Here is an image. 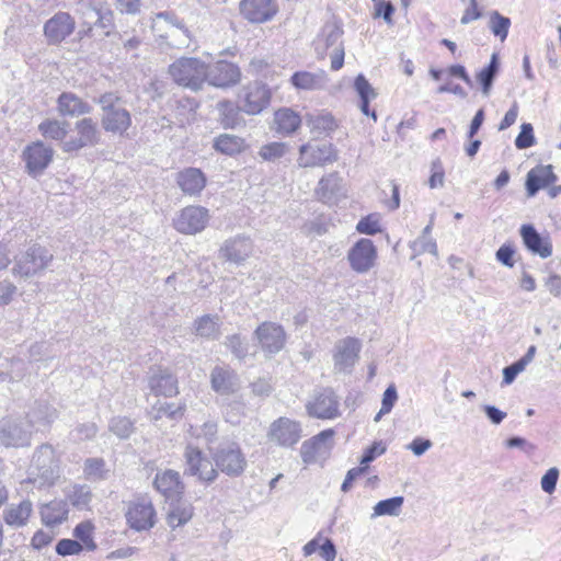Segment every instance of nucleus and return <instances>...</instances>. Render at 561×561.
Instances as JSON below:
<instances>
[{"label":"nucleus","mask_w":561,"mask_h":561,"mask_svg":"<svg viewBox=\"0 0 561 561\" xmlns=\"http://www.w3.org/2000/svg\"><path fill=\"white\" fill-rule=\"evenodd\" d=\"M61 477L60 458L49 444H42L32 456L27 478L23 484H33L37 489L54 485Z\"/></svg>","instance_id":"nucleus-1"},{"label":"nucleus","mask_w":561,"mask_h":561,"mask_svg":"<svg viewBox=\"0 0 561 561\" xmlns=\"http://www.w3.org/2000/svg\"><path fill=\"white\" fill-rule=\"evenodd\" d=\"M151 28L160 46L184 49L191 45V32L182 21L170 12L157 13L152 19Z\"/></svg>","instance_id":"nucleus-2"},{"label":"nucleus","mask_w":561,"mask_h":561,"mask_svg":"<svg viewBox=\"0 0 561 561\" xmlns=\"http://www.w3.org/2000/svg\"><path fill=\"white\" fill-rule=\"evenodd\" d=\"M96 102L103 112L102 127L104 130L121 136L124 135L131 126V115L124 106L121 96L107 92L102 94Z\"/></svg>","instance_id":"nucleus-3"},{"label":"nucleus","mask_w":561,"mask_h":561,"mask_svg":"<svg viewBox=\"0 0 561 561\" xmlns=\"http://www.w3.org/2000/svg\"><path fill=\"white\" fill-rule=\"evenodd\" d=\"M174 82L183 88L198 91L207 79V65L195 57H182L169 67Z\"/></svg>","instance_id":"nucleus-4"},{"label":"nucleus","mask_w":561,"mask_h":561,"mask_svg":"<svg viewBox=\"0 0 561 561\" xmlns=\"http://www.w3.org/2000/svg\"><path fill=\"white\" fill-rule=\"evenodd\" d=\"M53 259V254L39 244H32L26 251L15 256L12 273L28 278L45 270Z\"/></svg>","instance_id":"nucleus-5"},{"label":"nucleus","mask_w":561,"mask_h":561,"mask_svg":"<svg viewBox=\"0 0 561 561\" xmlns=\"http://www.w3.org/2000/svg\"><path fill=\"white\" fill-rule=\"evenodd\" d=\"M100 140V130L98 123L91 117H84L75 123L70 134L60 144L64 152L79 151L85 147H93Z\"/></svg>","instance_id":"nucleus-6"},{"label":"nucleus","mask_w":561,"mask_h":561,"mask_svg":"<svg viewBox=\"0 0 561 561\" xmlns=\"http://www.w3.org/2000/svg\"><path fill=\"white\" fill-rule=\"evenodd\" d=\"M125 517L127 525L139 533L150 530L157 522L152 501L146 495L137 496L128 502Z\"/></svg>","instance_id":"nucleus-7"},{"label":"nucleus","mask_w":561,"mask_h":561,"mask_svg":"<svg viewBox=\"0 0 561 561\" xmlns=\"http://www.w3.org/2000/svg\"><path fill=\"white\" fill-rule=\"evenodd\" d=\"M184 460L185 474L196 477L204 482H213L218 477V471L210 458L193 445L185 447Z\"/></svg>","instance_id":"nucleus-8"},{"label":"nucleus","mask_w":561,"mask_h":561,"mask_svg":"<svg viewBox=\"0 0 561 561\" xmlns=\"http://www.w3.org/2000/svg\"><path fill=\"white\" fill-rule=\"evenodd\" d=\"M216 467L229 477L241 476L247 468V458L237 443L220 446L214 454Z\"/></svg>","instance_id":"nucleus-9"},{"label":"nucleus","mask_w":561,"mask_h":561,"mask_svg":"<svg viewBox=\"0 0 561 561\" xmlns=\"http://www.w3.org/2000/svg\"><path fill=\"white\" fill-rule=\"evenodd\" d=\"M31 426L23 419H3L0 421V445L9 447H25L31 443Z\"/></svg>","instance_id":"nucleus-10"},{"label":"nucleus","mask_w":561,"mask_h":561,"mask_svg":"<svg viewBox=\"0 0 561 561\" xmlns=\"http://www.w3.org/2000/svg\"><path fill=\"white\" fill-rule=\"evenodd\" d=\"M337 160V152L332 144H306L299 148L297 163L301 168L324 167Z\"/></svg>","instance_id":"nucleus-11"},{"label":"nucleus","mask_w":561,"mask_h":561,"mask_svg":"<svg viewBox=\"0 0 561 561\" xmlns=\"http://www.w3.org/2000/svg\"><path fill=\"white\" fill-rule=\"evenodd\" d=\"M209 221L208 209L202 206L184 207L173 220L176 231L184 234L202 232Z\"/></svg>","instance_id":"nucleus-12"},{"label":"nucleus","mask_w":561,"mask_h":561,"mask_svg":"<svg viewBox=\"0 0 561 561\" xmlns=\"http://www.w3.org/2000/svg\"><path fill=\"white\" fill-rule=\"evenodd\" d=\"M271 101V91L267 85L254 81L245 85L240 94V110L248 115L260 114Z\"/></svg>","instance_id":"nucleus-13"},{"label":"nucleus","mask_w":561,"mask_h":561,"mask_svg":"<svg viewBox=\"0 0 561 561\" xmlns=\"http://www.w3.org/2000/svg\"><path fill=\"white\" fill-rule=\"evenodd\" d=\"M302 436V428L299 422L288 417H278L268 428L267 438L280 447L295 446Z\"/></svg>","instance_id":"nucleus-14"},{"label":"nucleus","mask_w":561,"mask_h":561,"mask_svg":"<svg viewBox=\"0 0 561 561\" xmlns=\"http://www.w3.org/2000/svg\"><path fill=\"white\" fill-rule=\"evenodd\" d=\"M347 261L351 268L358 273L369 272L377 261V249L370 239H359L348 251Z\"/></svg>","instance_id":"nucleus-15"},{"label":"nucleus","mask_w":561,"mask_h":561,"mask_svg":"<svg viewBox=\"0 0 561 561\" xmlns=\"http://www.w3.org/2000/svg\"><path fill=\"white\" fill-rule=\"evenodd\" d=\"M333 431L325 430L309 440L302 443L300 456L305 463L323 461L333 447Z\"/></svg>","instance_id":"nucleus-16"},{"label":"nucleus","mask_w":561,"mask_h":561,"mask_svg":"<svg viewBox=\"0 0 561 561\" xmlns=\"http://www.w3.org/2000/svg\"><path fill=\"white\" fill-rule=\"evenodd\" d=\"M252 253L253 242L244 234L227 239L219 249V257L237 266L242 265Z\"/></svg>","instance_id":"nucleus-17"},{"label":"nucleus","mask_w":561,"mask_h":561,"mask_svg":"<svg viewBox=\"0 0 561 561\" xmlns=\"http://www.w3.org/2000/svg\"><path fill=\"white\" fill-rule=\"evenodd\" d=\"M241 80L240 68L233 62L218 60L213 65H207V79L210 85L227 89L236 85Z\"/></svg>","instance_id":"nucleus-18"},{"label":"nucleus","mask_w":561,"mask_h":561,"mask_svg":"<svg viewBox=\"0 0 561 561\" xmlns=\"http://www.w3.org/2000/svg\"><path fill=\"white\" fill-rule=\"evenodd\" d=\"M278 7L274 0H241L240 13L250 23L261 24L271 21Z\"/></svg>","instance_id":"nucleus-19"},{"label":"nucleus","mask_w":561,"mask_h":561,"mask_svg":"<svg viewBox=\"0 0 561 561\" xmlns=\"http://www.w3.org/2000/svg\"><path fill=\"white\" fill-rule=\"evenodd\" d=\"M54 150L42 141L28 145L23 151V160L28 174L36 176L41 174L51 162Z\"/></svg>","instance_id":"nucleus-20"},{"label":"nucleus","mask_w":561,"mask_h":561,"mask_svg":"<svg viewBox=\"0 0 561 561\" xmlns=\"http://www.w3.org/2000/svg\"><path fill=\"white\" fill-rule=\"evenodd\" d=\"M255 336L262 350L270 355L278 353L286 340L284 329L274 322H263L255 330Z\"/></svg>","instance_id":"nucleus-21"},{"label":"nucleus","mask_w":561,"mask_h":561,"mask_svg":"<svg viewBox=\"0 0 561 561\" xmlns=\"http://www.w3.org/2000/svg\"><path fill=\"white\" fill-rule=\"evenodd\" d=\"M148 386L154 396L171 398L179 393L178 379L168 368H152L148 377Z\"/></svg>","instance_id":"nucleus-22"},{"label":"nucleus","mask_w":561,"mask_h":561,"mask_svg":"<svg viewBox=\"0 0 561 561\" xmlns=\"http://www.w3.org/2000/svg\"><path fill=\"white\" fill-rule=\"evenodd\" d=\"M360 344L354 337H346L335 345L334 366L339 371H348L358 359Z\"/></svg>","instance_id":"nucleus-23"},{"label":"nucleus","mask_w":561,"mask_h":561,"mask_svg":"<svg viewBox=\"0 0 561 561\" xmlns=\"http://www.w3.org/2000/svg\"><path fill=\"white\" fill-rule=\"evenodd\" d=\"M210 386L218 394L229 396L239 390L240 382L233 370L216 366L210 373Z\"/></svg>","instance_id":"nucleus-24"},{"label":"nucleus","mask_w":561,"mask_h":561,"mask_svg":"<svg viewBox=\"0 0 561 561\" xmlns=\"http://www.w3.org/2000/svg\"><path fill=\"white\" fill-rule=\"evenodd\" d=\"M520 237L528 251L541 259L552 255V244L548 237H541L531 225L520 227Z\"/></svg>","instance_id":"nucleus-25"},{"label":"nucleus","mask_w":561,"mask_h":561,"mask_svg":"<svg viewBox=\"0 0 561 561\" xmlns=\"http://www.w3.org/2000/svg\"><path fill=\"white\" fill-rule=\"evenodd\" d=\"M153 485L158 492L167 499H173L182 494L184 484L181 481L180 473L172 469H165L157 472Z\"/></svg>","instance_id":"nucleus-26"},{"label":"nucleus","mask_w":561,"mask_h":561,"mask_svg":"<svg viewBox=\"0 0 561 561\" xmlns=\"http://www.w3.org/2000/svg\"><path fill=\"white\" fill-rule=\"evenodd\" d=\"M337 408L339 402L331 390H324L307 404L309 414L318 419L335 417L337 415Z\"/></svg>","instance_id":"nucleus-27"},{"label":"nucleus","mask_w":561,"mask_h":561,"mask_svg":"<svg viewBox=\"0 0 561 561\" xmlns=\"http://www.w3.org/2000/svg\"><path fill=\"white\" fill-rule=\"evenodd\" d=\"M557 181V175L553 172L551 164L537 165L527 173L526 191L528 196H535L541 188Z\"/></svg>","instance_id":"nucleus-28"},{"label":"nucleus","mask_w":561,"mask_h":561,"mask_svg":"<svg viewBox=\"0 0 561 561\" xmlns=\"http://www.w3.org/2000/svg\"><path fill=\"white\" fill-rule=\"evenodd\" d=\"M73 27L75 22L70 14L60 12L46 22L44 32L51 42L57 43L70 35Z\"/></svg>","instance_id":"nucleus-29"},{"label":"nucleus","mask_w":561,"mask_h":561,"mask_svg":"<svg viewBox=\"0 0 561 561\" xmlns=\"http://www.w3.org/2000/svg\"><path fill=\"white\" fill-rule=\"evenodd\" d=\"M68 504L62 500L45 503L39 508L42 523L48 527L62 524L68 518Z\"/></svg>","instance_id":"nucleus-30"},{"label":"nucleus","mask_w":561,"mask_h":561,"mask_svg":"<svg viewBox=\"0 0 561 561\" xmlns=\"http://www.w3.org/2000/svg\"><path fill=\"white\" fill-rule=\"evenodd\" d=\"M58 112L64 116L90 114L92 106L71 92H64L58 98Z\"/></svg>","instance_id":"nucleus-31"},{"label":"nucleus","mask_w":561,"mask_h":561,"mask_svg":"<svg viewBox=\"0 0 561 561\" xmlns=\"http://www.w3.org/2000/svg\"><path fill=\"white\" fill-rule=\"evenodd\" d=\"M354 90L359 96V108L362 113L366 116L371 117L373 121L376 123L377 113L375 111L369 110V102L378 96L377 91L362 73H359L354 80Z\"/></svg>","instance_id":"nucleus-32"},{"label":"nucleus","mask_w":561,"mask_h":561,"mask_svg":"<svg viewBox=\"0 0 561 561\" xmlns=\"http://www.w3.org/2000/svg\"><path fill=\"white\" fill-rule=\"evenodd\" d=\"M178 184L184 194L197 195L206 185L204 173L196 168H187L178 174Z\"/></svg>","instance_id":"nucleus-33"},{"label":"nucleus","mask_w":561,"mask_h":561,"mask_svg":"<svg viewBox=\"0 0 561 561\" xmlns=\"http://www.w3.org/2000/svg\"><path fill=\"white\" fill-rule=\"evenodd\" d=\"M32 513V502L30 500H23L19 504L9 505L3 512V519L7 525L20 528L27 525Z\"/></svg>","instance_id":"nucleus-34"},{"label":"nucleus","mask_w":561,"mask_h":561,"mask_svg":"<svg viewBox=\"0 0 561 561\" xmlns=\"http://www.w3.org/2000/svg\"><path fill=\"white\" fill-rule=\"evenodd\" d=\"M291 84L299 90H322L325 88L328 78L324 71L309 72L298 71L290 78Z\"/></svg>","instance_id":"nucleus-35"},{"label":"nucleus","mask_w":561,"mask_h":561,"mask_svg":"<svg viewBox=\"0 0 561 561\" xmlns=\"http://www.w3.org/2000/svg\"><path fill=\"white\" fill-rule=\"evenodd\" d=\"M276 131L282 135H291L301 124L300 116L290 108H280L274 114Z\"/></svg>","instance_id":"nucleus-36"},{"label":"nucleus","mask_w":561,"mask_h":561,"mask_svg":"<svg viewBox=\"0 0 561 561\" xmlns=\"http://www.w3.org/2000/svg\"><path fill=\"white\" fill-rule=\"evenodd\" d=\"M213 147L222 154L234 156L245 149V141L236 135L221 134L215 138Z\"/></svg>","instance_id":"nucleus-37"},{"label":"nucleus","mask_w":561,"mask_h":561,"mask_svg":"<svg viewBox=\"0 0 561 561\" xmlns=\"http://www.w3.org/2000/svg\"><path fill=\"white\" fill-rule=\"evenodd\" d=\"M306 123L311 131L318 135L329 134L337 127L334 117L328 112L308 114Z\"/></svg>","instance_id":"nucleus-38"},{"label":"nucleus","mask_w":561,"mask_h":561,"mask_svg":"<svg viewBox=\"0 0 561 561\" xmlns=\"http://www.w3.org/2000/svg\"><path fill=\"white\" fill-rule=\"evenodd\" d=\"M27 416L26 421L31 427L36 424L48 426L58 417V411L53 405L41 402L32 409Z\"/></svg>","instance_id":"nucleus-39"},{"label":"nucleus","mask_w":561,"mask_h":561,"mask_svg":"<svg viewBox=\"0 0 561 561\" xmlns=\"http://www.w3.org/2000/svg\"><path fill=\"white\" fill-rule=\"evenodd\" d=\"M193 517V506L186 502L171 505L167 514V524L175 529L188 523Z\"/></svg>","instance_id":"nucleus-40"},{"label":"nucleus","mask_w":561,"mask_h":561,"mask_svg":"<svg viewBox=\"0 0 561 561\" xmlns=\"http://www.w3.org/2000/svg\"><path fill=\"white\" fill-rule=\"evenodd\" d=\"M196 335L204 339H217L220 334V322L217 316L205 314L195 320Z\"/></svg>","instance_id":"nucleus-41"},{"label":"nucleus","mask_w":561,"mask_h":561,"mask_svg":"<svg viewBox=\"0 0 561 561\" xmlns=\"http://www.w3.org/2000/svg\"><path fill=\"white\" fill-rule=\"evenodd\" d=\"M38 129L45 138L62 142L67 138L69 124L65 121L45 119L38 125Z\"/></svg>","instance_id":"nucleus-42"},{"label":"nucleus","mask_w":561,"mask_h":561,"mask_svg":"<svg viewBox=\"0 0 561 561\" xmlns=\"http://www.w3.org/2000/svg\"><path fill=\"white\" fill-rule=\"evenodd\" d=\"M497 71L499 60L497 56L493 54L489 65L481 69L477 75V79L481 84L483 95L489 96Z\"/></svg>","instance_id":"nucleus-43"},{"label":"nucleus","mask_w":561,"mask_h":561,"mask_svg":"<svg viewBox=\"0 0 561 561\" xmlns=\"http://www.w3.org/2000/svg\"><path fill=\"white\" fill-rule=\"evenodd\" d=\"M403 502H404L403 496H394V497L379 501L374 506V513L371 514V518H376L379 516H386V515L387 516H398L400 514Z\"/></svg>","instance_id":"nucleus-44"},{"label":"nucleus","mask_w":561,"mask_h":561,"mask_svg":"<svg viewBox=\"0 0 561 561\" xmlns=\"http://www.w3.org/2000/svg\"><path fill=\"white\" fill-rule=\"evenodd\" d=\"M93 531L94 525L89 520L78 524L73 529L75 540L83 545L87 551H94L98 548L93 538Z\"/></svg>","instance_id":"nucleus-45"},{"label":"nucleus","mask_w":561,"mask_h":561,"mask_svg":"<svg viewBox=\"0 0 561 561\" xmlns=\"http://www.w3.org/2000/svg\"><path fill=\"white\" fill-rule=\"evenodd\" d=\"M220 114V123L225 128H234L240 124L239 110L229 101L217 104Z\"/></svg>","instance_id":"nucleus-46"},{"label":"nucleus","mask_w":561,"mask_h":561,"mask_svg":"<svg viewBox=\"0 0 561 561\" xmlns=\"http://www.w3.org/2000/svg\"><path fill=\"white\" fill-rule=\"evenodd\" d=\"M511 27V20L497 11L490 12L489 28L495 37L504 42Z\"/></svg>","instance_id":"nucleus-47"},{"label":"nucleus","mask_w":561,"mask_h":561,"mask_svg":"<svg viewBox=\"0 0 561 561\" xmlns=\"http://www.w3.org/2000/svg\"><path fill=\"white\" fill-rule=\"evenodd\" d=\"M84 474L94 481L104 480L107 478L110 470L103 458H88L83 468Z\"/></svg>","instance_id":"nucleus-48"},{"label":"nucleus","mask_w":561,"mask_h":561,"mask_svg":"<svg viewBox=\"0 0 561 561\" xmlns=\"http://www.w3.org/2000/svg\"><path fill=\"white\" fill-rule=\"evenodd\" d=\"M341 185V179L337 173H330L327 176H323L318 184V194L321 198H331L334 195Z\"/></svg>","instance_id":"nucleus-49"},{"label":"nucleus","mask_w":561,"mask_h":561,"mask_svg":"<svg viewBox=\"0 0 561 561\" xmlns=\"http://www.w3.org/2000/svg\"><path fill=\"white\" fill-rule=\"evenodd\" d=\"M108 430L118 438L126 439L134 432V424L127 417L116 416L110 421Z\"/></svg>","instance_id":"nucleus-50"},{"label":"nucleus","mask_w":561,"mask_h":561,"mask_svg":"<svg viewBox=\"0 0 561 561\" xmlns=\"http://www.w3.org/2000/svg\"><path fill=\"white\" fill-rule=\"evenodd\" d=\"M77 12L81 14L88 31H91L92 26L96 25V20H100V10L90 1H80L78 3Z\"/></svg>","instance_id":"nucleus-51"},{"label":"nucleus","mask_w":561,"mask_h":561,"mask_svg":"<svg viewBox=\"0 0 561 561\" xmlns=\"http://www.w3.org/2000/svg\"><path fill=\"white\" fill-rule=\"evenodd\" d=\"M244 403L240 400H232L225 404L222 414L225 420L232 424H239L241 421V417L244 415Z\"/></svg>","instance_id":"nucleus-52"},{"label":"nucleus","mask_w":561,"mask_h":561,"mask_svg":"<svg viewBox=\"0 0 561 561\" xmlns=\"http://www.w3.org/2000/svg\"><path fill=\"white\" fill-rule=\"evenodd\" d=\"M287 151V146L284 142H270L261 147L259 156L265 161H275L282 158Z\"/></svg>","instance_id":"nucleus-53"},{"label":"nucleus","mask_w":561,"mask_h":561,"mask_svg":"<svg viewBox=\"0 0 561 561\" xmlns=\"http://www.w3.org/2000/svg\"><path fill=\"white\" fill-rule=\"evenodd\" d=\"M69 499L73 506L85 508L92 500V493L89 486L78 485L72 489Z\"/></svg>","instance_id":"nucleus-54"},{"label":"nucleus","mask_w":561,"mask_h":561,"mask_svg":"<svg viewBox=\"0 0 561 561\" xmlns=\"http://www.w3.org/2000/svg\"><path fill=\"white\" fill-rule=\"evenodd\" d=\"M356 230L365 234H375L381 231L380 216L377 214H370L362 218L356 226Z\"/></svg>","instance_id":"nucleus-55"},{"label":"nucleus","mask_w":561,"mask_h":561,"mask_svg":"<svg viewBox=\"0 0 561 561\" xmlns=\"http://www.w3.org/2000/svg\"><path fill=\"white\" fill-rule=\"evenodd\" d=\"M99 428L93 422L79 424L72 432L71 436L75 442H84L95 437Z\"/></svg>","instance_id":"nucleus-56"},{"label":"nucleus","mask_w":561,"mask_h":561,"mask_svg":"<svg viewBox=\"0 0 561 561\" xmlns=\"http://www.w3.org/2000/svg\"><path fill=\"white\" fill-rule=\"evenodd\" d=\"M83 550H85L84 546L75 539H61L56 545V552L62 557L78 556Z\"/></svg>","instance_id":"nucleus-57"},{"label":"nucleus","mask_w":561,"mask_h":561,"mask_svg":"<svg viewBox=\"0 0 561 561\" xmlns=\"http://www.w3.org/2000/svg\"><path fill=\"white\" fill-rule=\"evenodd\" d=\"M536 142L535 136H534V128L533 125L529 123H524L520 126V133L515 139V146L518 149H526L531 146H534Z\"/></svg>","instance_id":"nucleus-58"},{"label":"nucleus","mask_w":561,"mask_h":561,"mask_svg":"<svg viewBox=\"0 0 561 561\" xmlns=\"http://www.w3.org/2000/svg\"><path fill=\"white\" fill-rule=\"evenodd\" d=\"M342 33V30L334 24L325 25L322 31V35L325 42V48L333 49L336 45H343L341 41Z\"/></svg>","instance_id":"nucleus-59"},{"label":"nucleus","mask_w":561,"mask_h":561,"mask_svg":"<svg viewBox=\"0 0 561 561\" xmlns=\"http://www.w3.org/2000/svg\"><path fill=\"white\" fill-rule=\"evenodd\" d=\"M413 250L417 252V254L428 252L434 256H437V244L434 239L430 236H421L417 238L412 245Z\"/></svg>","instance_id":"nucleus-60"},{"label":"nucleus","mask_w":561,"mask_h":561,"mask_svg":"<svg viewBox=\"0 0 561 561\" xmlns=\"http://www.w3.org/2000/svg\"><path fill=\"white\" fill-rule=\"evenodd\" d=\"M445 181V172L443 169L442 161L436 159L432 162V174L428 180L431 188L443 187Z\"/></svg>","instance_id":"nucleus-61"},{"label":"nucleus","mask_w":561,"mask_h":561,"mask_svg":"<svg viewBox=\"0 0 561 561\" xmlns=\"http://www.w3.org/2000/svg\"><path fill=\"white\" fill-rule=\"evenodd\" d=\"M559 478V469L550 468L541 478L540 485L543 492L552 494L556 490L557 481Z\"/></svg>","instance_id":"nucleus-62"},{"label":"nucleus","mask_w":561,"mask_h":561,"mask_svg":"<svg viewBox=\"0 0 561 561\" xmlns=\"http://www.w3.org/2000/svg\"><path fill=\"white\" fill-rule=\"evenodd\" d=\"M226 345L238 358H243L247 355V345L242 341V339L237 334L228 336L226 340Z\"/></svg>","instance_id":"nucleus-63"},{"label":"nucleus","mask_w":561,"mask_h":561,"mask_svg":"<svg viewBox=\"0 0 561 561\" xmlns=\"http://www.w3.org/2000/svg\"><path fill=\"white\" fill-rule=\"evenodd\" d=\"M16 290L18 288L12 282L7 279L0 282V305H9L13 300Z\"/></svg>","instance_id":"nucleus-64"}]
</instances>
